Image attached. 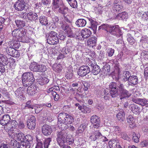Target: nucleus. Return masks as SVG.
<instances>
[{"label":"nucleus","instance_id":"f257e3e1","mask_svg":"<svg viewBox=\"0 0 148 148\" xmlns=\"http://www.w3.org/2000/svg\"><path fill=\"white\" fill-rule=\"evenodd\" d=\"M58 119V126L62 130L67 129L68 125H67L71 124L74 121V118L72 116L64 112L59 113Z\"/></svg>","mask_w":148,"mask_h":148},{"label":"nucleus","instance_id":"f03ea898","mask_svg":"<svg viewBox=\"0 0 148 148\" xmlns=\"http://www.w3.org/2000/svg\"><path fill=\"white\" fill-rule=\"evenodd\" d=\"M27 30L24 28L16 29L12 32V35L17 38L18 40L23 42H30V39L26 36Z\"/></svg>","mask_w":148,"mask_h":148},{"label":"nucleus","instance_id":"7ed1b4c3","mask_svg":"<svg viewBox=\"0 0 148 148\" xmlns=\"http://www.w3.org/2000/svg\"><path fill=\"white\" fill-rule=\"evenodd\" d=\"M34 80L33 74L32 72H26L22 75V83L24 86H27L28 85L32 84Z\"/></svg>","mask_w":148,"mask_h":148},{"label":"nucleus","instance_id":"20e7f679","mask_svg":"<svg viewBox=\"0 0 148 148\" xmlns=\"http://www.w3.org/2000/svg\"><path fill=\"white\" fill-rule=\"evenodd\" d=\"M8 132L10 138L14 140H17L19 141H22L24 139V134L20 132L15 130H11Z\"/></svg>","mask_w":148,"mask_h":148},{"label":"nucleus","instance_id":"39448f33","mask_svg":"<svg viewBox=\"0 0 148 148\" xmlns=\"http://www.w3.org/2000/svg\"><path fill=\"white\" fill-rule=\"evenodd\" d=\"M47 43L51 45H54L59 42L57 33L53 31H51L48 34L47 38Z\"/></svg>","mask_w":148,"mask_h":148},{"label":"nucleus","instance_id":"423d86ee","mask_svg":"<svg viewBox=\"0 0 148 148\" xmlns=\"http://www.w3.org/2000/svg\"><path fill=\"white\" fill-rule=\"evenodd\" d=\"M62 131L57 132V133L56 140L60 147L63 146L65 144L66 137V132L64 131Z\"/></svg>","mask_w":148,"mask_h":148},{"label":"nucleus","instance_id":"0eeeda50","mask_svg":"<svg viewBox=\"0 0 148 148\" xmlns=\"http://www.w3.org/2000/svg\"><path fill=\"white\" fill-rule=\"evenodd\" d=\"M109 88L110 90V92L112 97H116L118 95V90L117 88V84L114 82H111L109 85Z\"/></svg>","mask_w":148,"mask_h":148},{"label":"nucleus","instance_id":"6e6552de","mask_svg":"<svg viewBox=\"0 0 148 148\" xmlns=\"http://www.w3.org/2000/svg\"><path fill=\"white\" fill-rule=\"evenodd\" d=\"M109 32L117 38L119 37L122 35L121 30L117 25L111 26Z\"/></svg>","mask_w":148,"mask_h":148},{"label":"nucleus","instance_id":"1a4fd4ad","mask_svg":"<svg viewBox=\"0 0 148 148\" xmlns=\"http://www.w3.org/2000/svg\"><path fill=\"white\" fill-rule=\"evenodd\" d=\"M90 71V68L88 66L83 65L79 68L78 73L80 76L84 77L89 73Z\"/></svg>","mask_w":148,"mask_h":148},{"label":"nucleus","instance_id":"9d476101","mask_svg":"<svg viewBox=\"0 0 148 148\" xmlns=\"http://www.w3.org/2000/svg\"><path fill=\"white\" fill-rule=\"evenodd\" d=\"M25 6L26 3L23 0H18L14 4L15 9L18 11L23 10L25 8Z\"/></svg>","mask_w":148,"mask_h":148},{"label":"nucleus","instance_id":"9b49d317","mask_svg":"<svg viewBox=\"0 0 148 148\" xmlns=\"http://www.w3.org/2000/svg\"><path fill=\"white\" fill-rule=\"evenodd\" d=\"M58 8H55L54 10L57 11L63 16L66 15L68 12L69 8L64 3H62L59 5Z\"/></svg>","mask_w":148,"mask_h":148},{"label":"nucleus","instance_id":"f8f14e48","mask_svg":"<svg viewBox=\"0 0 148 148\" xmlns=\"http://www.w3.org/2000/svg\"><path fill=\"white\" fill-rule=\"evenodd\" d=\"M121 0H115L112 6L113 11L115 13H118L121 11L123 6L121 5Z\"/></svg>","mask_w":148,"mask_h":148},{"label":"nucleus","instance_id":"ddd939ff","mask_svg":"<svg viewBox=\"0 0 148 148\" xmlns=\"http://www.w3.org/2000/svg\"><path fill=\"white\" fill-rule=\"evenodd\" d=\"M35 117L31 115L30 118L27 121V127L29 129L33 130L35 128Z\"/></svg>","mask_w":148,"mask_h":148},{"label":"nucleus","instance_id":"4468645a","mask_svg":"<svg viewBox=\"0 0 148 148\" xmlns=\"http://www.w3.org/2000/svg\"><path fill=\"white\" fill-rule=\"evenodd\" d=\"M61 25L62 29L67 34L68 37L72 36V31L69 25L66 23H61Z\"/></svg>","mask_w":148,"mask_h":148},{"label":"nucleus","instance_id":"2eb2a0df","mask_svg":"<svg viewBox=\"0 0 148 148\" xmlns=\"http://www.w3.org/2000/svg\"><path fill=\"white\" fill-rule=\"evenodd\" d=\"M52 129L50 125L45 124L42 127V132L43 134L45 136L50 135L52 132Z\"/></svg>","mask_w":148,"mask_h":148},{"label":"nucleus","instance_id":"dca6fc26","mask_svg":"<svg viewBox=\"0 0 148 148\" xmlns=\"http://www.w3.org/2000/svg\"><path fill=\"white\" fill-rule=\"evenodd\" d=\"M75 106L78 107V109L81 112L85 114H88L90 112L91 109L86 106H81L78 103H76L75 104Z\"/></svg>","mask_w":148,"mask_h":148},{"label":"nucleus","instance_id":"f3484780","mask_svg":"<svg viewBox=\"0 0 148 148\" xmlns=\"http://www.w3.org/2000/svg\"><path fill=\"white\" fill-rule=\"evenodd\" d=\"M25 91L23 87H19L15 91V94L16 97L18 99H24L25 98L24 93Z\"/></svg>","mask_w":148,"mask_h":148},{"label":"nucleus","instance_id":"a211bd4d","mask_svg":"<svg viewBox=\"0 0 148 148\" xmlns=\"http://www.w3.org/2000/svg\"><path fill=\"white\" fill-rule=\"evenodd\" d=\"M132 101L137 104L140 105L142 106H145L146 104H148V101L145 98H133Z\"/></svg>","mask_w":148,"mask_h":148},{"label":"nucleus","instance_id":"6ab92c4d","mask_svg":"<svg viewBox=\"0 0 148 148\" xmlns=\"http://www.w3.org/2000/svg\"><path fill=\"white\" fill-rule=\"evenodd\" d=\"M10 120V116L9 114H5L2 116L0 120V124L3 125H8Z\"/></svg>","mask_w":148,"mask_h":148},{"label":"nucleus","instance_id":"aec40b11","mask_svg":"<svg viewBox=\"0 0 148 148\" xmlns=\"http://www.w3.org/2000/svg\"><path fill=\"white\" fill-rule=\"evenodd\" d=\"M18 123L16 121L15 119L13 120L12 119L11 120H10L8 125H6L4 126V129L5 130H7V126H9V128H10L8 130V132L9 130L11 129V130H14L13 129V128H15L18 125Z\"/></svg>","mask_w":148,"mask_h":148},{"label":"nucleus","instance_id":"412c9836","mask_svg":"<svg viewBox=\"0 0 148 148\" xmlns=\"http://www.w3.org/2000/svg\"><path fill=\"white\" fill-rule=\"evenodd\" d=\"M129 85L133 86L136 85L138 83V79L137 76L132 75L130 76L128 81Z\"/></svg>","mask_w":148,"mask_h":148},{"label":"nucleus","instance_id":"4be33fe9","mask_svg":"<svg viewBox=\"0 0 148 148\" xmlns=\"http://www.w3.org/2000/svg\"><path fill=\"white\" fill-rule=\"evenodd\" d=\"M136 119L132 116H128L127 118V121L129 124L130 127L134 128L135 127V122Z\"/></svg>","mask_w":148,"mask_h":148},{"label":"nucleus","instance_id":"5701e85b","mask_svg":"<svg viewBox=\"0 0 148 148\" xmlns=\"http://www.w3.org/2000/svg\"><path fill=\"white\" fill-rule=\"evenodd\" d=\"M97 38L93 37L90 38L87 41V45L90 47H93L96 45Z\"/></svg>","mask_w":148,"mask_h":148},{"label":"nucleus","instance_id":"b1692460","mask_svg":"<svg viewBox=\"0 0 148 148\" xmlns=\"http://www.w3.org/2000/svg\"><path fill=\"white\" fill-rule=\"evenodd\" d=\"M81 36L84 38H86L90 36L91 34V31L89 29L84 28L82 29L81 31Z\"/></svg>","mask_w":148,"mask_h":148},{"label":"nucleus","instance_id":"393cba45","mask_svg":"<svg viewBox=\"0 0 148 148\" xmlns=\"http://www.w3.org/2000/svg\"><path fill=\"white\" fill-rule=\"evenodd\" d=\"M27 16L28 19L31 21H35L38 18L37 14L33 12H30L28 13Z\"/></svg>","mask_w":148,"mask_h":148},{"label":"nucleus","instance_id":"a878e982","mask_svg":"<svg viewBox=\"0 0 148 148\" xmlns=\"http://www.w3.org/2000/svg\"><path fill=\"white\" fill-rule=\"evenodd\" d=\"M40 64L35 62H32L29 66V69L32 71L38 72L40 71L39 69V67H40Z\"/></svg>","mask_w":148,"mask_h":148},{"label":"nucleus","instance_id":"bb28decb","mask_svg":"<svg viewBox=\"0 0 148 148\" xmlns=\"http://www.w3.org/2000/svg\"><path fill=\"white\" fill-rule=\"evenodd\" d=\"M8 63V58L7 56L4 54L0 53V65H7Z\"/></svg>","mask_w":148,"mask_h":148},{"label":"nucleus","instance_id":"cd10ccee","mask_svg":"<svg viewBox=\"0 0 148 148\" xmlns=\"http://www.w3.org/2000/svg\"><path fill=\"white\" fill-rule=\"evenodd\" d=\"M128 17V14L126 12H124L117 14L116 19L119 20H124Z\"/></svg>","mask_w":148,"mask_h":148},{"label":"nucleus","instance_id":"c85d7f7f","mask_svg":"<svg viewBox=\"0 0 148 148\" xmlns=\"http://www.w3.org/2000/svg\"><path fill=\"white\" fill-rule=\"evenodd\" d=\"M109 145L111 148H121L119 144L114 140L110 141L109 142Z\"/></svg>","mask_w":148,"mask_h":148},{"label":"nucleus","instance_id":"c756f323","mask_svg":"<svg viewBox=\"0 0 148 148\" xmlns=\"http://www.w3.org/2000/svg\"><path fill=\"white\" fill-rule=\"evenodd\" d=\"M53 70L57 73H60L62 70V67L60 64L55 63L52 66Z\"/></svg>","mask_w":148,"mask_h":148},{"label":"nucleus","instance_id":"7c9ffc66","mask_svg":"<svg viewBox=\"0 0 148 148\" xmlns=\"http://www.w3.org/2000/svg\"><path fill=\"white\" fill-rule=\"evenodd\" d=\"M36 87L30 86L27 88V92L29 95H33L36 93Z\"/></svg>","mask_w":148,"mask_h":148},{"label":"nucleus","instance_id":"2f4dec72","mask_svg":"<svg viewBox=\"0 0 148 148\" xmlns=\"http://www.w3.org/2000/svg\"><path fill=\"white\" fill-rule=\"evenodd\" d=\"M86 23V21L84 19L82 18L78 19L75 22V24L76 25L79 27L85 26Z\"/></svg>","mask_w":148,"mask_h":148},{"label":"nucleus","instance_id":"473e14b6","mask_svg":"<svg viewBox=\"0 0 148 148\" xmlns=\"http://www.w3.org/2000/svg\"><path fill=\"white\" fill-rule=\"evenodd\" d=\"M90 24V28H92L93 30L96 29L97 28V23L91 17L87 18Z\"/></svg>","mask_w":148,"mask_h":148},{"label":"nucleus","instance_id":"72a5a7b5","mask_svg":"<svg viewBox=\"0 0 148 148\" xmlns=\"http://www.w3.org/2000/svg\"><path fill=\"white\" fill-rule=\"evenodd\" d=\"M120 99H122L126 98L129 97L131 94L130 93L129 91L125 89L123 91L120 93Z\"/></svg>","mask_w":148,"mask_h":148},{"label":"nucleus","instance_id":"f704fd0d","mask_svg":"<svg viewBox=\"0 0 148 148\" xmlns=\"http://www.w3.org/2000/svg\"><path fill=\"white\" fill-rule=\"evenodd\" d=\"M19 41L16 40H13L10 41V43H9V46L12 47L14 49H18L20 46Z\"/></svg>","mask_w":148,"mask_h":148},{"label":"nucleus","instance_id":"c9c22d12","mask_svg":"<svg viewBox=\"0 0 148 148\" xmlns=\"http://www.w3.org/2000/svg\"><path fill=\"white\" fill-rule=\"evenodd\" d=\"M110 67L109 64H106L103 66L102 71L104 72L105 75H110Z\"/></svg>","mask_w":148,"mask_h":148},{"label":"nucleus","instance_id":"e433bc0d","mask_svg":"<svg viewBox=\"0 0 148 148\" xmlns=\"http://www.w3.org/2000/svg\"><path fill=\"white\" fill-rule=\"evenodd\" d=\"M131 74L130 72L127 71H124L122 78L124 82L128 81L130 77L131 76Z\"/></svg>","mask_w":148,"mask_h":148},{"label":"nucleus","instance_id":"4c0bfd02","mask_svg":"<svg viewBox=\"0 0 148 148\" xmlns=\"http://www.w3.org/2000/svg\"><path fill=\"white\" fill-rule=\"evenodd\" d=\"M49 81V80L47 78L44 77L38 79V82L41 85H43L47 84Z\"/></svg>","mask_w":148,"mask_h":148},{"label":"nucleus","instance_id":"58836bf2","mask_svg":"<svg viewBox=\"0 0 148 148\" xmlns=\"http://www.w3.org/2000/svg\"><path fill=\"white\" fill-rule=\"evenodd\" d=\"M100 71L101 69L99 66L97 65H95L93 66L92 72L93 75H96L100 73Z\"/></svg>","mask_w":148,"mask_h":148},{"label":"nucleus","instance_id":"ea45409f","mask_svg":"<svg viewBox=\"0 0 148 148\" xmlns=\"http://www.w3.org/2000/svg\"><path fill=\"white\" fill-rule=\"evenodd\" d=\"M16 24L18 28H22L25 25V23L24 21L19 20H16L15 21Z\"/></svg>","mask_w":148,"mask_h":148},{"label":"nucleus","instance_id":"a19ab883","mask_svg":"<svg viewBox=\"0 0 148 148\" xmlns=\"http://www.w3.org/2000/svg\"><path fill=\"white\" fill-rule=\"evenodd\" d=\"M39 21L42 25H46L48 24L47 18L45 16H41L39 19Z\"/></svg>","mask_w":148,"mask_h":148},{"label":"nucleus","instance_id":"79ce46f5","mask_svg":"<svg viewBox=\"0 0 148 148\" xmlns=\"http://www.w3.org/2000/svg\"><path fill=\"white\" fill-rule=\"evenodd\" d=\"M86 126L87 125L85 123H83L78 127L77 132L78 133H81L83 132L85 130Z\"/></svg>","mask_w":148,"mask_h":148},{"label":"nucleus","instance_id":"37998d69","mask_svg":"<svg viewBox=\"0 0 148 148\" xmlns=\"http://www.w3.org/2000/svg\"><path fill=\"white\" fill-rule=\"evenodd\" d=\"M131 110L134 113L136 114L140 112V108L136 105H132L131 106Z\"/></svg>","mask_w":148,"mask_h":148},{"label":"nucleus","instance_id":"c03bdc74","mask_svg":"<svg viewBox=\"0 0 148 148\" xmlns=\"http://www.w3.org/2000/svg\"><path fill=\"white\" fill-rule=\"evenodd\" d=\"M125 114L124 111L122 110L120 112L118 113L116 115V117L119 121H123L125 119Z\"/></svg>","mask_w":148,"mask_h":148},{"label":"nucleus","instance_id":"a18cd8bd","mask_svg":"<svg viewBox=\"0 0 148 148\" xmlns=\"http://www.w3.org/2000/svg\"><path fill=\"white\" fill-rule=\"evenodd\" d=\"M31 143L30 142L26 141H21L19 148H30Z\"/></svg>","mask_w":148,"mask_h":148},{"label":"nucleus","instance_id":"49530a36","mask_svg":"<svg viewBox=\"0 0 148 148\" xmlns=\"http://www.w3.org/2000/svg\"><path fill=\"white\" fill-rule=\"evenodd\" d=\"M60 90L59 86L58 85H54L51 88H49L47 90V92L49 93L52 92H55V90L57 91H59Z\"/></svg>","mask_w":148,"mask_h":148},{"label":"nucleus","instance_id":"de8ad7c7","mask_svg":"<svg viewBox=\"0 0 148 148\" xmlns=\"http://www.w3.org/2000/svg\"><path fill=\"white\" fill-rule=\"evenodd\" d=\"M14 49L12 47L9 46L7 47L5 49L6 52L8 54L10 55L11 56L13 55V52L14 51Z\"/></svg>","mask_w":148,"mask_h":148},{"label":"nucleus","instance_id":"09e8293b","mask_svg":"<svg viewBox=\"0 0 148 148\" xmlns=\"http://www.w3.org/2000/svg\"><path fill=\"white\" fill-rule=\"evenodd\" d=\"M35 106L33 104L31 100H29L26 102L24 109L27 108L29 109H33Z\"/></svg>","mask_w":148,"mask_h":148},{"label":"nucleus","instance_id":"8fccbe9b","mask_svg":"<svg viewBox=\"0 0 148 148\" xmlns=\"http://www.w3.org/2000/svg\"><path fill=\"white\" fill-rule=\"evenodd\" d=\"M132 140L135 143H138L139 141L140 135L139 134L134 132L132 135Z\"/></svg>","mask_w":148,"mask_h":148},{"label":"nucleus","instance_id":"3c124183","mask_svg":"<svg viewBox=\"0 0 148 148\" xmlns=\"http://www.w3.org/2000/svg\"><path fill=\"white\" fill-rule=\"evenodd\" d=\"M111 26L107 24H103L101 26H100L99 28L100 29H105L108 32H109L110 31Z\"/></svg>","mask_w":148,"mask_h":148},{"label":"nucleus","instance_id":"603ef678","mask_svg":"<svg viewBox=\"0 0 148 148\" xmlns=\"http://www.w3.org/2000/svg\"><path fill=\"white\" fill-rule=\"evenodd\" d=\"M70 6L73 8H76L77 6V2L76 0H71L69 1Z\"/></svg>","mask_w":148,"mask_h":148},{"label":"nucleus","instance_id":"864d4df0","mask_svg":"<svg viewBox=\"0 0 148 148\" xmlns=\"http://www.w3.org/2000/svg\"><path fill=\"white\" fill-rule=\"evenodd\" d=\"M90 121L91 123H95L97 121H100L99 118L96 115H94L90 117Z\"/></svg>","mask_w":148,"mask_h":148},{"label":"nucleus","instance_id":"5fc2aeb1","mask_svg":"<svg viewBox=\"0 0 148 148\" xmlns=\"http://www.w3.org/2000/svg\"><path fill=\"white\" fill-rule=\"evenodd\" d=\"M53 8H58L59 5L61 3H60L59 0H52Z\"/></svg>","mask_w":148,"mask_h":148},{"label":"nucleus","instance_id":"6e6d98bb","mask_svg":"<svg viewBox=\"0 0 148 148\" xmlns=\"http://www.w3.org/2000/svg\"><path fill=\"white\" fill-rule=\"evenodd\" d=\"M51 141V138H49L45 139L44 143V146L45 148H48L49 145L50 144V143Z\"/></svg>","mask_w":148,"mask_h":148},{"label":"nucleus","instance_id":"4d7b16f0","mask_svg":"<svg viewBox=\"0 0 148 148\" xmlns=\"http://www.w3.org/2000/svg\"><path fill=\"white\" fill-rule=\"evenodd\" d=\"M51 95L55 101H58L59 99L60 96L58 94H57L56 92H51Z\"/></svg>","mask_w":148,"mask_h":148},{"label":"nucleus","instance_id":"13d9d810","mask_svg":"<svg viewBox=\"0 0 148 148\" xmlns=\"http://www.w3.org/2000/svg\"><path fill=\"white\" fill-rule=\"evenodd\" d=\"M12 145L14 148H19L20 146L21 143L18 142L16 140H14L12 141Z\"/></svg>","mask_w":148,"mask_h":148},{"label":"nucleus","instance_id":"bf43d9fd","mask_svg":"<svg viewBox=\"0 0 148 148\" xmlns=\"http://www.w3.org/2000/svg\"><path fill=\"white\" fill-rule=\"evenodd\" d=\"M120 136L121 137L125 140H126L128 141L130 140V138L127 136V134L124 132H122L121 133Z\"/></svg>","mask_w":148,"mask_h":148},{"label":"nucleus","instance_id":"052dcab7","mask_svg":"<svg viewBox=\"0 0 148 148\" xmlns=\"http://www.w3.org/2000/svg\"><path fill=\"white\" fill-rule=\"evenodd\" d=\"M142 19L145 21H148V11L144 12L142 15Z\"/></svg>","mask_w":148,"mask_h":148},{"label":"nucleus","instance_id":"680f3d73","mask_svg":"<svg viewBox=\"0 0 148 148\" xmlns=\"http://www.w3.org/2000/svg\"><path fill=\"white\" fill-rule=\"evenodd\" d=\"M25 140L26 141V142H29L32 141L33 140V136L27 134L24 137Z\"/></svg>","mask_w":148,"mask_h":148},{"label":"nucleus","instance_id":"e2e57ef3","mask_svg":"<svg viewBox=\"0 0 148 148\" xmlns=\"http://www.w3.org/2000/svg\"><path fill=\"white\" fill-rule=\"evenodd\" d=\"M104 98L105 100H107L109 99L110 98V96L111 95L110 93H109L108 91H107L106 90H105L104 92Z\"/></svg>","mask_w":148,"mask_h":148},{"label":"nucleus","instance_id":"0e129e2a","mask_svg":"<svg viewBox=\"0 0 148 148\" xmlns=\"http://www.w3.org/2000/svg\"><path fill=\"white\" fill-rule=\"evenodd\" d=\"M83 86L82 88L84 91H86L90 87V84L86 82H84L83 83Z\"/></svg>","mask_w":148,"mask_h":148},{"label":"nucleus","instance_id":"69168bd1","mask_svg":"<svg viewBox=\"0 0 148 148\" xmlns=\"http://www.w3.org/2000/svg\"><path fill=\"white\" fill-rule=\"evenodd\" d=\"M3 96L6 98L5 99L6 100H4L3 101L5 103H8L9 100H10L11 99V98L10 97V94L9 92H8L6 93V94L3 95Z\"/></svg>","mask_w":148,"mask_h":148},{"label":"nucleus","instance_id":"338daca9","mask_svg":"<svg viewBox=\"0 0 148 148\" xmlns=\"http://www.w3.org/2000/svg\"><path fill=\"white\" fill-rule=\"evenodd\" d=\"M129 37H128L127 39V41L131 44L133 45L135 43V40L134 38L131 36L130 35Z\"/></svg>","mask_w":148,"mask_h":148},{"label":"nucleus","instance_id":"774afa93","mask_svg":"<svg viewBox=\"0 0 148 148\" xmlns=\"http://www.w3.org/2000/svg\"><path fill=\"white\" fill-rule=\"evenodd\" d=\"M114 50L111 48H108L107 51V53L109 56H112L114 53Z\"/></svg>","mask_w":148,"mask_h":148}]
</instances>
